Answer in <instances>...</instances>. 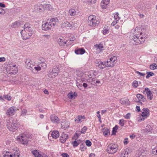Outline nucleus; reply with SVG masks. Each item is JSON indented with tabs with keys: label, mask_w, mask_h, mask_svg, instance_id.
<instances>
[{
	"label": "nucleus",
	"mask_w": 157,
	"mask_h": 157,
	"mask_svg": "<svg viewBox=\"0 0 157 157\" xmlns=\"http://www.w3.org/2000/svg\"><path fill=\"white\" fill-rule=\"evenodd\" d=\"M33 32L32 25L29 23H27L25 24L24 29L21 31V33L23 39L26 40L31 37Z\"/></svg>",
	"instance_id": "1"
},
{
	"label": "nucleus",
	"mask_w": 157,
	"mask_h": 157,
	"mask_svg": "<svg viewBox=\"0 0 157 157\" xmlns=\"http://www.w3.org/2000/svg\"><path fill=\"white\" fill-rule=\"evenodd\" d=\"M140 29H138V28L135 29L134 33H133V38L132 40L133 41V43L134 44H142L145 40L144 38H143L141 36L143 34L142 33L140 32Z\"/></svg>",
	"instance_id": "2"
},
{
	"label": "nucleus",
	"mask_w": 157,
	"mask_h": 157,
	"mask_svg": "<svg viewBox=\"0 0 157 157\" xmlns=\"http://www.w3.org/2000/svg\"><path fill=\"white\" fill-rule=\"evenodd\" d=\"M58 19L57 18L51 19L49 22H46L42 25V29L45 31H48L54 27L56 22H58Z\"/></svg>",
	"instance_id": "3"
},
{
	"label": "nucleus",
	"mask_w": 157,
	"mask_h": 157,
	"mask_svg": "<svg viewBox=\"0 0 157 157\" xmlns=\"http://www.w3.org/2000/svg\"><path fill=\"white\" fill-rule=\"evenodd\" d=\"M6 125L10 131L14 132L17 130L19 124L16 119L11 118L7 121Z\"/></svg>",
	"instance_id": "4"
},
{
	"label": "nucleus",
	"mask_w": 157,
	"mask_h": 157,
	"mask_svg": "<svg viewBox=\"0 0 157 157\" xmlns=\"http://www.w3.org/2000/svg\"><path fill=\"white\" fill-rule=\"evenodd\" d=\"M87 21L89 26L93 27L97 26L99 23V21L96 19L95 16L93 15L88 17Z\"/></svg>",
	"instance_id": "5"
},
{
	"label": "nucleus",
	"mask_w": 157,
	"mask_h": 157,
	"mask_svg": "<svg viewBox=\"0 0 157 157\" xmlns=\"http://www.w3.org/2000/svg\"><path fill=\"white\" fill-rule=\"evenodd\" d=\"M118 149V146L117 144L114 143H111L107 146V151L109 153L113 154L116 153Z\"/></svg>",
	"instance_id": "6"
},
{
	"label": "nucleus",
	"mask_w": 157,
	"mask_h": 157,
	"mask_svg": "<svg viewBox=\"0 0 157 157\" xmlns=\"http://www.w3.org/2000/svg\"><path fill=\"white\" fill-rule=\"evenodd\" d=\"M109 59L106 61L108 67H113L115 64V61L117 60V58L116 56H112L109 55Z\"/></svg>",
	"instance_id": "7"
},
{
	"label": "nucleus",
	"mask_w": 157,
	"mask_h": 157,
	"mask_svg": "<svg viewBox=\"0 0 157 157\" xmlns=\"http://www.w3.org/2000/svg\"><path fill=\"white\" fill-rule=\"evenodd\" d=\"M17 140L19 142H21L23 144H26L28 143V138L27 135L25 134H22L16 137Z\"/></svg>",
	"instance_id": "8"
},
{
	"label": "nucleus",
	"mask_w": 157,
	"mask_h": 157,
	"mask_svg": "<svg viewBox=\"0 0 157 157\" xmlns=\"http://www.w3.org/2000/svg\"><path fill=\"white\" fill-rule=\"evenodd\" d=\"M35 63L30 60H27L25 62V66L26 68L30 69L32 71H34L33 67Z\"/></svg>",
	"instance_id": "9"
},
{
	"label": "nucleus",
	"mask_w": 157,
	"mask_h": 157,
	"mask_svg": "<svg viewBox=\"0 0 157 157\" xmlns=\"http://www.w3.org/2000/svg\"><path fill=\"white\" fill-rule=\"evenodd\" d=\"M31 152L35 157H48L46 154L38 150H34Z\"/></svg>",
	"instance_id": "10"
},
{
	"label": "nucleus",
	"mask_w": 157,
	"mask_h": 157,
	"mask_svg": "<svg viewBox=\"0 0 157 157\" xmlns=\"http://www.w3.org/2000/svg\"><path fill=\"white\" fill-rule=\"evenodd\" d=\"M149 115V110L148 108H143L142 110V113L141 116L142 117L141 119V121H144L145 119L147 118Z\"/></svg>",
	"instance_id": "11"
},
{
	"label": "nucleus",
	"mask_w": 157,
	"mask_h": 157,
	"mask_svg": "<svg viewBox=\"0 0 157 157\" xmlns=\"http://www.w3.org/2000/svg\"><path fill=\"white\" fill-rule=\"evenodd\" d=\"M144 93L146 94L148 99L150 100H151L153 98L152 93L148 88L146 87L145 88Z\"/></svg>",
	"instance_id": "12"
},
{
	"label": "nucleus",
	"mask_w": 157,
	"mask_h": 157,
	"mask_svg": "<svg viewBox=\"0 0 157 157\" xmlns=\"http://www.w3.org/2000/svg\"><path fill=\"white\" fill-rule=\"evenodd\" d=\"M136 97L138 98V100H137L136 102H139V105H142V103L141 102V101L143 102H145L146 101V98L142 94H138L136 95Z\"/></svg>",
	"instance_id": "13"
},
{
	"label": "nucleus",
	"mask_w": 157,
	"mask_h": 157,
	"mask_svg": "<svg viewBox=\"0 0 157 157\" xmlns=\"http://www.w3.org/2000/svg\"><path fill=\"white\" fill-rule=\"evenodd\" d=\"M16 107L13 106L8 109L6 112V114L9 116H11L14 114L16 111Z\"/></svg>",
	"instance_id": "14"
},
{
	"label": "nucleus",
	"mask_w": 157,
	"mask_h": 157,
	"mask_svg": "<svg viewBox=\"0 0 157 157\" xmlns=\"http://www.w3.org/2000/svg\"><path fill=\"white\" fill-rule=\"evenodd\" d=\"M50 120L51 121L56 124H58L60 121V119L55 114L51 115L50 116Z\"/></svg>",
	"instance_id": "15"
},
{
	"label": "nucleus",
	"mask_w": 157,
	"mask_h": 157,
	"mask_svg": "<svg viewBox=\"0 0 157 157\" xmlns=\"http://www.w3.org/2000/svg\"><path fill=\"white\" fill-rule=\"evenodd\" d=\"M107 65L106 62H102L101 61H99L96 64L97 66H98L99 68L102 69L106 67H108Z\"/></svg>",
	"instance_id": "16"
},
{
	"label": "nucleus",
	"mask_w": 157,
	"mask_h": 157,
	"mask_svg": "<svg viewBox=\"0 0 157 157\" xmlns=\"http://www.w3.org/2000/svg\"><path fill=\"white\" fill-rule=\"evenodd\" d=\"M68 138V135L63 133L60 137V141L61 143H64Z\"/></svg>",
	"instance_id": "17"
},
{
	"label": "nucleus",
	"mask_w": 157,
	"mask_h": 157,
	"mask_svg": "<svg viewBox=\"0 0 157 157\" xmlns=\"http://www.w3.org/2000/svg\"><path fill=\"white\" fill-rule=\"evenodd\" d=\"M109 0H102L101 4L102 8L106 9L109 5Z\"/></svg>",
	"instance_id": "18"
},
{
	"label": "nucleus",
	"mask_w": 157,
	"mask_h": 157,
	"mask_svg": "<svg viewBox=\"0 0 157 157\" xmlns=\"http://www.w3.org/2000/svg\"><path fill=\"white\" fill-rule=\"evenodd\" d=\"M49 134L51 135L53 138L55 139L58 138L59 136V132L56 130L53 131L51 134L50 133Z\"/></svg>",
	"instance_id": "19"
},
{
	"label": "nucleus",
	"mask_w": 157,
	"mask_h": 157,
	"mask_svg": "<svg viewBox=\"0 0 157 157\" xmlns=\"http://www.w3.org/2000/svg\"><path fill=\"white\" fill-rule=\"evenodd\" d=\"M61 26L62 28L64 27L71 28L73 27V25L70 24V23L67 21H66L62 23Z\"/></svg>",
	"instance_id": "20"
},
{
	"label": "nucleus",
	"mask_w": 157,
	"mask_h": 157,
	"mask_svg": "<svg viewBox=\"0 0 157 157\" xmlns=\"http://www.w3.org/2000/svg\"><path fill=\"white\" fill-rule=\"evenodd\" d=\"M2 155L4 157H13V155L10 152L5 150L2 152Z\"/></svg>",
	"instance_id": "21"
},
{
	"label": "nucleus",
	"mask_w": 157,
	"mask_h": 157,
	"mask_svg": "<svg viewBox=\"0 0 157 157\" xmlns=\"http://www.w3.org/2000/svg\"><path fill=\"white\" fill-rule=\"evenodd\" d=\"M75 53L77 54H83L85 52V50L83 48H77L75 50Z\"/></svg>",
	"instance_id": "22"
},
{
	"label": "nucleus",
	"mask_w": 157,
	"mask_h": 157,
	"mask_svg": "<svg viewBox=\"0 0 157 157\" xmlns=\"http://www.w3.org/2000/svg\"><path fill=\"white\" fill-rule=\"evenodd\" d=\"M145 151L142 148H140L138 151V154L137 155L136 157H140L141 155L143 156L145 154Z\"/></svg>",
	"instance_id": "23"
},
{
	"label": "nucleus",
	"mask_w": 157,
	"mask_h": 157,
	"mask_svg": "<svg viewBox=\"0 0 157 157\" xmlns=\"http://www.w3.org/2000/svg\"><path fill=\"white\" fill-rule=\"evenodd\" d=\"M69 123L68 122H63L61 124L62 128L64 129L68 128L69 127Z\"/></svg>",
	"instance_id": "24"
},
{
	"label": "nucleus",
	"mask_w": 157,
	"mask_h": 157,
	"mask_svg": "<svg viewBox=\"0 0 157 157\" xmlns=\"http://www.w3.org/2000/svg\"><path fill=\"white\" fill-rule=\"evenodd\" d=\"M77 12L76 10L72 8L69 10L68 13L71 16H74L76 15Z\"/></svg>",
	"instance_id": "25"
},
{
	"label": "nucleus",
	"mask_w": 157,
	"mask_h": 157,
	"mask_svg": "<svg viewBox=\"0 0 157 157\" xmlns=\"http://www.w3.org/2000/svg\"><path fill=\"white\" fill-rule=\"evenodd\" d=\"M51 72L55 74V75H57L59 72V68L57 67H54Z\"/></svg>",
	"instance_id": "26"
},
{
	"label": "nucleus",
	"mask_w": 157,
	"mask_h": 157,
	"mask_svg": "<svg viewBox=\"0 0 157 157\" xmlns=\"http://www.w3.org/2000/svg\"><path fill=\"white\" fill-rule=\"evenodd\" d=\"M67 95L69 99H73L75 98V97L77 96V94L75 92L73 93L72 92H71L68 94Z\"/></svg>",
	"instance_id": "27"
},
{
	"label": "nucleus",
	"mask_w": 157,
	"mask_h": 157,
	"mask_svg": "<svg viewBox=\"0 0 157 157\" xmlns=\"http://www.w3.org/2000/svg\"><path fill=\"white\" fill-rule=\"evenodd\" d=\"M102 132L103 135L105 136H107L110 134V132L109 129L106 128H104L102 129Z\"/></svg>",
	"instance_id": "28"
},
{
	"label": "nucleus",
	"mask_w": 157,
	"mask_h": 157,
	"mask_svg": "<svg viewBox=\"0 0 157 157\" xmlns=\"http://www.w3.org/2000/svg\"><path fill=\"white\" fill-rule=\"evenodd\" d=\"M21 25V23L20 22L16 21L12 23L11 26L13 28H16L19 27Z\"/></svg>",
	"instance_id": "29"
},
{
	"label": "nucleus",
	"mask_w": 157,
	"mask_h": 157,
	"mask_svg": "<svg viewBox=\"0 0 157 157\" xmlns=\"http://www.w3.org/2000/svg\"><path fill=\"white\" fill-rule=\"evenodd\" d=\"M109 27L107 26H104L102 32L104 35H105L109 32Z\"/></svg>",
	"instance_id": "30"
},
{
	"label": "nucleus",
	"mask_w": 157,
	"mask_h": 157,
	"mask_svg": "<svg viewBox=\"0 0 157 157\" xmlns=\"http://www.w3.org/2000/svg\"><path fill=\"white\" fill-rule=\"evenodd\" d=\"M89 79H87V81L90 82L94 80L95 78V76L94 74H90L88 75Z\"/></svg>",
	"instance_id": "31"
},
{
	"label": "nucleus",
	"mask_w": 157,
	"mask_h": 157,
	"mask_svg": "<svg viewBox=\"0 0 157 157\" xmlns=\"http://www.w3.org/2000/svg\"><path fill=\"white\" fill-rule=\"evenodd\" d=\"M76 139H77L74 141L72 142V144L74 147H77L81 143L80 140H76Z\"/></svg>",
	"instance_id": "32"
},
{
	"label": "nucleus",
	"mask_w": 157,
	"mask_h": 157,
	"mask_svg": "<svg viewBox=\"0 0 157 157\" xmlns=\"http://www.w3.org/2000/svg\"><path fill=\"white\" fill-rule=\"evenodd\" d=\"M16 67V65H13L12 66H10V70L12 71V72H11L13 74H16L18 72V70L17 68H15L14 69L13 68V67Z\"/></svg>",
	"instance_id": "33"
},
{
	"label": "nucleus",
	"mask_w": 157,
	"mask_h": 157,
	"mask_svg": "<svg viewBox=\"0 0 157 157\" xmlns=\"http://www.w3.org/2000/svg\"><path fill=\"white\" fill-rule=\"evenodd\" d=\"M42 10L40 6H39L37 4L35 5L34 6V11L36 12H38L40 11V10Z\"/></svg>",
	"instance_id": "34"
},
{
	"label": "nucleus",
	"mask_w": 157,
	"mask_h": 157,
	"mask_svg": "<svg viewBox=\"0 0 157 157\" xmlns=\"http://www.w3.org/2000/svg\"><path fill=\"white\" fill-rule=\"evenodd\" d=\"M129 100H124V99H121L120 100V102L121 104L128 105V104Z\"/></svg>",
	"instance_id": "35"
},
{
	"label": "nucleus",
	"mask_w": 157,
	"mask_h": 157,
	"mask_svg": "<svg viewBox=\"0 0 157 157\" xmlns=\"http://www.w3.org/2000/svg\"><path fill=\"white\" fill-rule=\"evenodd\" d=\"M84 116L82 117L81 116H78L75 119V121L76 122L78 123L82 121V119H84Z\"/></svg>",
	"instance_id": "36"
},
{
	"label": "nucleus",
	"mask_w": 157,
	"mask_h": 157,
	"mask_svg": "<svg viewBox=\"0 0 157 157\" xmlns=\"http://www.w3.org/2000/svg\"><path fill=\"white\" fill-rule=\"evenodd\" d=\"M90 83L96 86L97 84H99L100 82L99 80H96L94 78L90 82Z\"/></svg>",
	"instance_id": "37"
},
{
	"label": "nucleus",
	"mask_w": 157,
	"mask_h": 157,
	"mask_svg": "<svg viewBox=\"0 0 157 157\" xmlns=\"http://www.w3.org/2000/svg\"><path fill=\"white\" fill-rule=\"evenodd\" d=\"M149 68L152 70L157 69V65L155 63H153L150 65Z\"/></svg>",
	"instance_id": "38"
},
{
	"label": "nucleus",
	"mask_w": 157,
	"mask_h": 157,
	"mask_svg": "<svg viewBox=\"0 0 157 157\" xmlns=\"http://www.w3.org/2000/svg\"><path fill=\"white\" fill-rule=\"evenodd\" d=\"M118 15L119 14L117 13L115 14L114 17V20L113 21H115L116 22H117V21L119 20L120 18L119 17Z\"/></svg>",
	"instance_id": "39"
},
{
	"label": "nucleus",
	"mask_w": 157,
	"mask_h": 157,
	"mask_svg": "<svg viewBox=\"0 0 157 157\" xmlns=\"http://www.w3.org/2000/svg\"><path fill=\"white\" fill-rule=\"evenodd\" d=\"M41 67L40 66L35 67L34 68V71H32L34 73H36V71H40L41 70Z\"/></svg>",
	"instance_id": "40"
},
{
	"label": "nucleus",
	"mask_w": 157,
	"mask_h": 157,
	"mask_svg": "<svg viewBox=\"0 0 157 157\" xmlns=\"http://www.w3.org/2000/svg\"><path fill=\"white\" fill-rule=\"evenodd\" d=\"M151 148L152 149V153L153 154L155 155L157 154V146H156L155 148L153 147H151Z\"/></svg>",
	"instance_id": "41"
},
{
	"label": "nucleus",
	"mask_w": 157,
	"mask_h": 157,
	"mask_svg": "<svg viewBox=\"0 0 157 157\" xmlns=\"http://www.w3.org/2000/svg\"><path fill=\"white\" fill-rule=\"evenodd\" d=\"M118 128V126L116 125L113 128L112 130V134H115L117 132V130Z\"/></svg>",
	"instance_id": "42"
},
{
	"label": "nucleus",
	"mask_w": 157,
	"mask_h": 157,
	"mask_svg": "<svg viewBox=\"0 0 157 157\" xmlns=\"http://www.w3.org/2000/svg\"><path fill=\"white\" fill-rule=\"evenodd\" d=\"M128 154L127 152L124 151L121 153L120 157H127Z\"/></svg>",
	"instance_id": "43"
},
{
	"label": "nucleus",
	"mask_w": 157,
	"mask_h": 157,
	"mask_svg": "<svg viewBox=\"0 0 157 157\" xmlns=\"http://www.w3.org/2000/svg\"><path fill=\"white\" fill-rule=\"evenodd\" d=\"M57 75H55V74L52 73V72H50L48 75V77L50 78H54Z\"/></svg>",
	"instance_id": "44"
},
{
	"label": "nucleus",
	"mask_w": 157,
	"mask_h": 157,
	"mask_svg": "<svg viewBox=\"0 0 157 157\" xmlns=\"http://www.w3.org/2000/svg\"><path fill=\"white\" fill-rule=\"evenodd\" d=\"M68 42V40H67L66 41H60L59 42V44L60 46H64L65 44H67V42Z\"/></svg>",
	"instance_id": "45"
},
{
	"label": "nucleus",
	"mask_w": 157,
	"mask_h": 157,
	"mask_svg": "<svg viewBox=\"0 0 157 157\" xmlns=\"http://www.w3.org/2000/svg\"><path fill=\"white\" fill-rule=\"evenodd\" d=\"M95 47L96 48H97L99 49L100 50L101 49H102V48H103V46L102 44H96L95 45Z\"/></svg>",
	"instance_id": "46"
},
{
	"label": "nucleus",
	"mask_w": 157,
	"mask_h": 157,
	"mask_svg": "<svg viewBox=\"0 0 157 157\" xmlns=\"http://www.w3.org/2000/svg\"><path fill=\"white\" fill-rule=\"evenodd\" d=\"M146 129L147 132H149L151 131L152 128L150 125H147L146 127Z\"/></svg>",
	"instance_id": "47"
},
{
	"label": "nucleus",
	"mask_w": 157,
	"mask_h": 157,
	"mask_svg": "<svg viewBox=\"0 0 157 157\" xmlns=\"http://www.w3.org/2000/svg\"><path fill=\"white\" fill-rule=\"evenodd\" d=\"M3 98H4V99H6L9 101L11 99V97L8 95L3 96Z\"/></svg>",
	"instance_id": "48"
},
{
	"label": "nucleus",
	"mask_w": 157,
	"mask_h": 157,
	"mask_svg": "<svg viewBox=\"0 0 157 157\" xmlns=\"http://www.w3.org/2000/svg\"><path fill=\"white\" fill-rule=\"evenodd\" d=\"M13 157H17H17H19L20 155L19 154V151H16V152L13 155Z\"/></svg>",
	"instance_id": "49"
},
{
	"label": "nucleus",
	"mask_w": 157,
	"mask_h": 157,
	"mask_svg": "<svg viewBox=\"0 0 157 157\" xmlns=\"http://www.w3.org/2000/svg\"><path fill=\"white\" fill-rule=\"evenodd\" d=\"M87 129V128L86 126L84 127L82 129L81 131V133L84 134L86 132Z\"/></svg>",
	"instance_id": "50"
},
{
	"label": "nucleus",
	"mask_w": 157,
	"mask_h": 157,
	"mask_svg": "<svg viewBox=\"0 0 157 157\" xmlns=\"http://www.w3.org/2000/svg\"><path fill=\"white\" fill-rule=\"evenodd\" d=\"M27 113V110L23 109L21 112V115L23 116H25L26 115V113Z\"/></svg>",
	"instance_id": "51"
},
{
	"label": "nucleus",
	"mask_w": 157,
	"mask_h": 157,
	"mask_svg": "<svg viewBox=\"0 0 157 157\" xmlns=\"http://www.w3.org/2000/svg\"><path fill=\"white\" fill-rule=\"evenodd\" d=\"M132 86L135 87H136L138 86V82L136 81H134L132 84Z\"/></svg>",
	"instance_id": "52"
},
{
	"label": "nucleus",
	"mask_w": 157,
	"mask_h": 157,
	"mask_svg": "<svg viewBox=\"0 0 157 157\" xmlns=\"http://www.w3.org/2000/svg\"><path fill=\"white\" fill-rule=\"evenodd\" d=\"M45 8L46 9H48L49 10H51L52 8V7L51 5L49 4H46L45 5Z\"/></svg>",
	"instance_id": "53"
},
{
	"label": "nucleus",
	"mask_w": 157,
	"mask_h": 157,
	"mask_svg": "<svg viewBox=\"0 0 157 157\" xmlns=\"http://www.w3.org/2000/svg\"><path fill=\"white\" fill-rule=\"evenodd\" d=\"M119 124L121 126H123L124 124V120L123 119H121L119 120Z\"/></svg>",
	"instance_id": "54"
},
{
	"label": "nucleus",
	"mask_w": 157,
	"mask_h": 157,
	"mask_svg": "<svg viewBox=\"0 0 157 157\" xmlns=\"http://www.w3.org/2000/svg\"><path fill=\"white\" fill-rule=\"evenodd\" d=\"M86 145L88 147L91 146L92 144L91 142L88 140H87L86 141Z\"/></svg>",
	"instance_id": "55"
},
{
	"label": "nucleus",
	"mask_w": 157,
	"mask_h": 157,
	"mask_svg": "<svg viewBox=\"0 0 157 157\" xmlns=\"http://www.w3.org/2000/svg\"><path fill=\"white\" fill-rule=\"evenodd\" d=\"M77 75L78 76L81 77L83 75V73L81 72L78 71L77 72Z\"/></svg>",
	"instance_id": "56"
},
{
	"label": "nucleus",
	"mask_w": 157,
	"mask_h": 157,
	"mask_svg": "<svg viewBox=\"0 0 157 157\" xmlns=\"http://www.w3.org/2000/svg\"><path fill=\"white\" fill-rule=\"evenodd\" d=\"M80 148L82 151H83L85 149L86 147L85 146H84L83 144H82L80 145Z\"/></svg>",
	"instance_id": "57"
},
{
	"label": "nucleus",
	"mask_w": 157,
	"mask_h": 157,
	"mask_svg": "<svg viewBox=\"0 0 157 157\" xmlns=\"http://www.w3.org/2000/svg\"><path fill=\"white\" fill-rule=\"evenodd\" d=\"M146 74L148 75L149 76H152L154 75V74L151 72H147V71L146 72Z\"/></svg>",
	"instance_id": "58"
},
{
	"label": "nucleus",
	"mask_w": 157,
	"mask_h": 157,
	"mask_svg": "<svg viewBox=\"0 0 157 157\" xmlns=\"http://www.w3.org/2000/svg\"><path fill=\"white\" fill-rule=\"evenodd\" d=\"M136 73L138 74L140 76H144L145 75V74L141 73L138 71H136Z\"/></svg>",
	"instance_id": "59"
},
{
	"label": "nucleus",
	"mask_w": 157,
	"mask_h": 157,
	"mask_svg": "<svg viewBox=\"0 0 157 157\" xmlns=\"http://www.w3.org/2000/svg\"><path fill=\"white\" fill-rule=\"evenodd\" d=\"M6 60V58L4 57H0V62H4Z\"/></svg>",
	"instance_id": "60"
},
{
	"label": "nucleus",
	"mask_w": 157,
	"mask_h": 157,
	"mask_svg": "<svg viewBox=\"0 0 157 157\" xmlns=\"http://www.w3.org/2000/svg\"><path fill=\"white\" fill-rule=\"evenodd\" d=\"M39 60L40 61V63H44L45 61V59L42 57L40 58ZM39 63H40V62H39Z\"/></svg>",
	"instance_id": "61"
},
{
	"label": "nucleus",
	"mask_w": 157,
	"mask_h": 157,
	"mask_svg": "<svg viewBox=\"0 0 157 157\" xmlns=\"http://www.w3.org/2000/svg\"><path fill=\"white\" fill-rule=\"evenodd\" d=\"M82 83H79L78 81L76 82V85L78 87L79 86L80 87L82 86Z\"/></svg>",
	"instance_id": "62"
},
{
	"label": "nucleus",
	"mask_w": 157,
	"mask_h": 157,
	"mask_svg": "<svg viewBox=\"0 0 157 157\" xmlns=\"http://www.w3.org/2000/svg\"><path fill=\"white\" fill-rule=\"evenodd\" d=\"M130 116V113H128L125 116V118L127 119H129Z\"/></svg>",
	"instance_id": "63"
},
{
	"label": "nucleus",
	"mask_w": 157,
	"mask_h": 157,
	"mask_svg": "<svg viewBox=\"0 0 157 157\" xmlns=\"http://www.w3.org/2000/svg\"><path fill=\"white\" fill-rule=\"evenodd\" d=\"M62 157H69V155L67 153H63L62 155Z\"/></svg>",
	"instance_id": "64"
}]
</instances>
